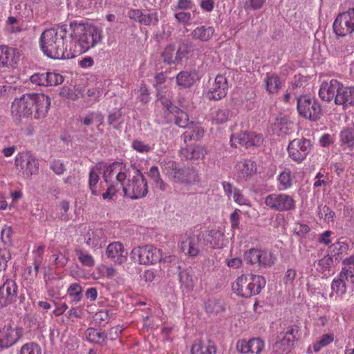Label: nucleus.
<instances>
[{"label":"nucleus","mask_w":354,"mask_h":354,"mask_svg":"<svg viewBox=\"0 0 354 354\" xmlns=\"http://www.w3.org/2000/svg\"><path fill=\"white\" fill-rule=\"evenodd\" d=\"M99 175L95 171L94 168H92L89 172L88 185L91 193L93 195H98V192L96 189L97 183L99 181Z\"/></svg>","instance_id":"nucleus-53"},{"label":"nucleus","mask_w":354,"mask_h":354,"mask_svg":"<svg viewBox=\"0 0 354 354\" xmlns=\"http://www.w3.org/2000/svg\"><path fill=\"white\" fill-rule=\"evenodd\" d=\"M85 336L88 341L103 345L106 343L107 335L102 330L89 328L85 331Z\"/></svg>","instance_id":"nucleus-37"},{"label":"nucleus","mask_w":354,"mask_h":354,"mask_svg":"<svg viewBox=\"0 0 354 354\" xmlns=\"http://www.w3.org/2000/svg\"><path fill=\"white\" fill-rule=\"evenodd\" d=\"M132 148L139 153H147L152 149L149 145L145 144L139 140H135L133 141Z\"/></svg>","instance_id":"nucleus-58"},{"label":"nucleus","mask_w":354,"mask_h":354,"mask_svg":"<svg viewBox=\"0 0 354 354\" xmlns=\"http://www.w3.org/2000/svg\"><path fill=\"white\" fill-rule=\"evenodd\" d=\"M30 81L39 86H56L64 82V77L59 73H35L30 77Z\"/></svg>","instance_id":"nucleus-19"},{"label":"nucleus","mask_w":354,"mask_h":354,"mask_svg":"<svg viewBox=\"0 0 354 354\" xmlns=\"http://www.w3.org/2000/svg\"><path fill=\"white\" fill-rule=\"evenodd\" d=\"M16 50L6 46H0V67L12 66L16 64Z\"/></svg>","instance_id":"nucleus-30"},{"label":"nucleus","mask_w":354,"mask_h":354,"mask_svg":"<svg viewBox=\"0 0 354 354\" xmlns=\"http://www.w3.org/2000/svg\"><path fill=\"white\" fill-rule=\"evenodd\" d=\"M178 277L183 288L185 289L187 292L193 290L194 283L192 276L190 274L189 269L187 268L180 271L178 274Z\"/></svg>","instance_id":"nucleus-40"},{"label":"nucleus","mask_w":354,"mask_h":354,"mask_svg":"<svg viewBox=\"0 0 354 354\" xmlns=\"http://www.w3.org/2000/svg\"><path fill=\"white\" fill-rule=\"evenodd\" d=\"M335 102L339 105H354V90H336Z\"/></svg>","instance_id":"nucleus-36"},{"label":"nucleus","mask_w":354,"mask_h":354,"mask_svg":"<svg viewBox=\"0 0 354 354\" xmlns=\"http://www.w3.org/2000/svg\"><path fill=\"white\" fill-rule=\"evenodd\" d=\"M100 97L98 90H82L81 99L88 106L92 105Z\"/></svg>","instance_id":"nucleus-43"},{"label":"nucleus","mask_w":354,"mask_h":354,"mask_svg":"<svg viewBox=\"0 0 354 354\" xmlns=\"http://www.w3.org/2000/svg\"><path fill=\"white\" fill-rule=\"evenodd\" d=\"M343 84L335 79L327 80L322 82L320 88H342Z\"/></svg>","instance_id":"nucleus-63"},{"label":"nucleus","mask_w":354,"mask_h":354,"mask_svg":"<svg viewBox=\"0 0 354 354\" xmlns=\"http://www.w3.org/2000/svg\"><path fill=\"white\" fill-rule=\"evenodd\" d=\"M225 90H208L204 96L210 100H219L226 95Z\"/></svg>","instance_id":"nucleus-57"},{"label":"nucleus","mask_w":354,"mask_h":354,"mask_svg":"<svg viewBox=\"0 0 354 354\" xmlns=\"http://www.w3.org/2000/svg\"><path fill=\"white\" fill-rule=\"evenodd\" d=\"M122 116V112L121 109H117L113 112L109 114L107 118V123L109 125H112L113 129H120L121 128V123L115 124V122H118Z\"/></svg>","instance_id":"nucleus-47"},{"label":"nucleus","mask_w":354,"mask_h":354,"mask_svg":"<svg viewBox=\"0 0 354 354\" xmlns=\"http://www.w3.org/2000/svg\"><path fill=\"white\" fill-rule=\"evenodd\" d=\"M265 204L277 212H287L295 209L296 202L292 196L286 194H271L265 198Z\"/></svg>","instance_id":"nucleus-13"},{"label":"nucleus","mask_w":354,"mask_h":354,"mask_svg":"<svg viewBox=\"0 0 354 354\" xmlns=\"http://www.w3.org/2000/svg\"><path fill=\"white\" fill-rule=\"evenodd\" d=\"M341 146L351 148L354 147V128L346 127L339 133Z\"/></svg>","instance_id":"nucleus-38"},{"label":"nucleus","mask_w":354,"mask_h":354,"mask_svg":"<svg viewBox=\"0 0 354 354\" xmlns=\"http://www.w3.org/2000/svg\"><path fill=\"white\" fill-rule=\"evenodd\" d=\"M335 260L333 259V255L327 254L322 259H319L317 262V270L319 272L326 275L333 272L332 268L335 266Z\"/></svg>","instance_id":"nucleus-35"},{"label":"nucleus","mask_w":354,"mask_h":354,"mask_svg":"<svg viewBox=\"0 0 354 354\" xmlns=\"http://www.w3.org/2000/svg\"><path fill=\"white\" fill-rule=\"evenodd\" d=\"M318 215L320 218H324L326 222L329 223L333 221L335 213L330 207L324 205L319 207Z\"/></svg>","instance_id":"nucleus-52"},{"label":"nucleus","mask_w":354,"mask_h":354,"mask_svg":"<svg viewBox=\"0 0 354 354\" xmlns=\"http://www.w3.org/2000/svg\"><path fill=\"white\" fill-rule=\"evenodd\" d=\"M180 153L186 160H198L204 158L207 152L201 146L189 145L182 149Z\"/></svg>","instance_id":"nucleus-31"},{"label":"nucleus","mask_w":354,"mask_h":354,"mask_svg":"<svg viewBox=\"0 0 354 354\" xmlns=\"http://www.w3.org/2000/svg\"><path fill=\"white\" fill-rule=\"evenodd\" d=\"M279 181L283 189H286L292 186V176L291 171L286 170L281 172L279 176Z\"/></svg>","instance_id":"nucleus-50"},{"label":"nucleus","mask_w":354,"mask_h":354,"mask_svg":"<svg viewBox=\"0 0 354 354\" xmlns=\"http://www.w3.org/2000/svg\"><path fill=\"white\" fill-rule=\"evenodd\" d=\"M23 330L17 326L13 327L10 323L6 324L0 330V346L8 348L15 344L21 337Z\"/></svg>","instance_id":"nucleus-18"},{"label":"nucleus","mask_w":354,"mask_h":354,"mask_svg":"<svg viewBox=\"0 0 354 354\" xmlns=\"http://www.w3.org/2000/svg\"><path fill=\"white\" fill-rule=\"evenodd\" d=\"M163 173L176 183L191 184L198 180L197 171L189 166H181L174 160L162 162Z\"/></svg>","instance_id":"nucleus-3"},{"label":"nucleus","mask_w":354,"mask_h":354,"mask_svg":"<svg viewBox=\"0 0 354 354\" xmlns=\"http://www.w3.org/2000/svg\"><path fill=\"white\" fill-rule=\"evenodd\" d=\"M32 99V109H35V118H41L46 115L50 106V100L44 94H30Z\"/></svg>","instance_id":"nucleus-23"},{"label":"nucleus","mask_w":354,"mask_h":354,"mask_svg":"<svg viewBox=\"0 0 354 354\" xmlns=\"http://www.w3.org/2000/svg\"><path fill=\"white\" fill-rule=\"evenodd\" d=\"M72 58L84 53L102 43V30L91 24H75L71 34Z\"/></svg>","instance_id":"nucleus-1"},{"label":"nucleus","mask_w":354,"mask_h":354,"mask_svg":"<svg viewBox=\"0 0 354 354\" xmlns=\"http://www.w3.org/2000/svg\"><path fill=\"white\" fill-rule=\"evenodd\" d=\"M205 239L204 245H209L212 248H221L223 246L224 234L219 230H212L208 232H204Z\"/></svg>","instance_id":"nucleus-27"},{"label":"nucleus","mask_w":354,"mask_h":354,"mask_svg":"<svg viewBox=\"0 0 354 354\" xmlns=\"http://www.w3.org/2000/svg\"><path fill=\"white\" fill-rule=\"evenodd\" d=\"M250 354H259L263 347V342L259 338L250 339Z\"/></svg>","instance_id":"nucleus-62"},{"label":"nucleus","mask_w":354,"mask_h":354,"mask_svg":"<svg viewBox=\"0 0 354 354\" xmlns=\"http://www.w3.org/2000/svg\"><path fill=\"white\" fill-rule=\"evenodd\" d=\"M32 99L30 94L23 95L20 98L15 99L11 106L13 119L19 123L23 118H26L32 113Z\"/></svg>","instance_id":"nucleus-15"},{"label":"nucleus","mask_w":354,"mask_h":354,"mask_svg":"<svg viewBox=\"0 0 354 354\" xmlns=\"http://www.w3.org/2000/svg\"><path fill=\"white\" fill-rule=\"evenodd\" d=\"M331 290L337 295L342 297L347 290V286L343 279L338 275L333 279L331 283Z\"/></svg>","instance_id":"nucleus-41"},{"label":"nucleus","mask_w":354,"mask_h":354,"mask_svg":"<svg viewBox=\"0 0 354 354\" xmlns=\"http://www.w3.org/2000/svg\"><path fill=\"white\" fill-rule=\"evenodd\" d=\"M75 253L77 255L80 262L84 266L93 267L95 264L93 257L87 252L81 248H76Z\"/></svg>","instance_id":"nucleus-42"},{"label":"nucleus","mask_w":354,"mask_h":354,"mask_svg":"<svg viewBox=\"0 0 354 354\" xmlns=\"http://www.w3.org/2000/svg\"><path fill=\"white\" fill-rule=\"evenodd\" d=\"M11 259L10 252L6 249H0V272L5 270L7 263Z\"/></svg>","instance_id":"nucleus-61"},{"label":"nucleus","mask_w":354,"mask_h":354,"mask_svg":"<svg viewBox=\"0 0 354 354\" xmlns=\"http://www.w3.org/2000/svg\"><path fill=\"white\" fill-rule=\"evenodd\" d=\"M19 354H41V349L37 344L30 342L22 346Z\"/></svg>","instance_id":"nucleus-48"},{"label":"nucleus","mask_w":354,"mask_h":354,"mask_svg":"<svg viewBox=\"0 0 354 354\" xmlns=\"http://www.w3.org/2000/svg\"><path fill=\"white\" fill-rule=\"evenodd\" d=\"M18 287L15 280L7 279L0 286V307L8 306L17 301Z\"/></svg>","instance_id":"nucleus-17"},{"label":"nucleus","mask_w":354,"mask_h":354,"mask_svg":"<svg viewBox=\"0 0 354 354\" xmlns=\"http://www.w3.org/2000/svg\"><path fill=\"white\" fill-rule=\"evenodd\" d=\"M199 80L198 75L195 71H183L176 75L178 86L189 88Z\"/></svg>","instance_id":"nucleus-29"},{"label":"nucleus","mask_w":354,"mask_h":354,"mask_svg":"<svg viewBox=\"0 0 354 354\" xmlns=\"http://www.w3.org/2000/svg\"><path fill=\"white\" fill-rule=\"evenodd\" d=\"M230 141L232 145L235 147H238L239 145L249 148L250 147L260 146L263 143V138L261 135L256 134L253 132L248 133L244 131L236 135H232Z\"/></svg>","instance_id":"nucleus-16"},{"label":"nucleus","mask_w":354,"mask_h":354,"mask_svg":"<svg viewBox=\"0 0 354 354\" xmlns=\"http://www.w3.org/2000/svg\"><path fill=\"white\" fill-rule=\"evenodd\" d=\"M244 256L248 263H257L260 268H270L277 260L274 254L268 250L251 248L245 252Z\"/></svg>","instance_id":"nucleus-11"},{"label":"nucleus","mask_w":354,"mask_h":354,"mask_svg":"<svg viewBox=\"0 0 354 354\" xmlns=\"http://www.w3.org/2000/svg\"><path fill=\"white\" fill-rule=\"evenodd\" d=\"M299 328L298 326L294 324L288 326L283 331L281 332L280 334L286 335V337H294V342L298 339Z\"/></svg>","instance_id":"nucleus-60"},{"label":"nucleus","mask_w":354,"mask_h":354,"mask_svg":"<svg viewBox=\"0 0 354 354\" xmlns=\"http://www.w3.org/2000/svg\"><path fill=\"white\" fill-rule=\"evenodd\" d=\"M67 293L73 297V301L79 302L82 297V288L79 283H72L68 288Z\"/></svg>","instance_id":"nucleus-46"},{"label":"nucleus","mask_w":354,"mask_h":354,"mask_svg":"<svg viewBox=\"0 0 354 354\" xmlns=\"http://www.w3.org/2000/svg\"><path fill=\"white\" fill-rule=\"evenodd\" d=\"M149 176L155 182L156 187L164 191L166 189V185L161 178L158 169L156 166H153L148 172Z\"/></svg>","instance_id":"nucleus-44"},{"label":"nucleus","mask_w":354,"mask_h":354,"mask_svg":"<svg viewBox=\"0 0 354 354\" xmlns=\"http://www.w3.org/2000/svg\"><path fill=\"white\" fill-rule=\"evenodd\" d=\"M215 30L212 26H201L196 28L191 33L195 40L208 41L214 35Z\"/></svg>","instance_id":"nucleus-33"},{"label":"nucleus","mask_w":354,"mask_h":354,"mask_svg":"<svg viewBox=\"0 0 354 354\" xmlns=\"http://www.w3.org/2000/svg\"><path fill=\"white\" fill-rule=\"evenodd\" d=\"M266 0H246L244 3L245 10H259L261 9Z\"/></svg>","instance_id":"nucleus-59"},{"label":"nucleus","mask_w":354,"mask_h":354,"mask_svg":"<svg viewBox=\"0 0 354 354\" xmlns=\"http://www.w3.org/2000/svg\"><path fill=\"white\" fill-rule=\"evenodd\" d=\"M237 166L238 174L240 178H247L257 172V165L250 159L239 162Z\"/></svg>","instance_id":"nucleus-34"},{"label":"nucleus","mask_w":354,"mask_h":354,"mask_svg":"<svg viewBox=\"0 0 354 354\" xmlns=\"http://www.w3.org/2000/svg\"><path fill=\"white\" fill-rule=\"evenodd\" d=\"M299 114L306 119L317 121L322 115V108L315 97L308 95L300 96L297 100Z\"/></svg>","instance_id":"nucleus-9"},{"label":"nucleus","mask_w":354,"mask_h":354,"mask_svg":"<svg viewBox=\"0 0 354 354\" xmlns=\"http://www.w3.org/2000/svg\"><path fill=\"white\" fill-rule=\"evenodd\" d=\"M131 257L142 265L154 264L162 260V251L157 248L147 245L134 248L131 252Z\"/></svg>","instance_id":"nucleus-8"},{"label":"nucleus","mask_w":354,"mask_h":354,"mask_svg":"<svg viewBox=\"0 0 354 354\" xmlns=\"http://www.w3.org/2000/svg\"><path fill=\"white\" fill-rule=\"evenodd\" d=\"M190 52V44L182 41L178 44H172L166 46L160 56L164 63L177 65L182 64L184 59H188Z\"/></svg>","instance_id":"nucleus-7"},{"label":"nucleus","mask_w":354,"mask_h":354,"mask_svg":"<svg viewBox=\"0 0 354 354\" xmlns=\"http://www.w3.org/2000/svg\"><path fill=\"white\" fill-rule=\"evenodd\" d=\"M232 116V113L229 109H221L212 111L211 113V120L213 124H221L226 122Z\"/></svg>","instance_id":"nucleus-39"},{"label":"nucleus","mask_w":354,"mask_h":354,"mask_svg":"<svg viewBox=\"0 0 354 354\" xmlns=\"http://www.w3.org/2000/svg\"><path fill=\"white\" fill-rule=\"evenodd\" d=\"M66 27L50 28L44 31L40 37V46L42 52L48 57L57 59L72 58L71 47L65 46L66 37Z\"/></svg>","instance_id":"nucleus-2"},{"label":"nucleus","mask_w":354,"mask_h":354,"mask_svg":"<svg viewBox=\"0 0 354 354\" xmlns=\"http://www.w3.org/2000/svg\"><path fill=\"white\" fill-rule=\"evenodd\" d=\"M15 165L20 167L26 176L36 174L39 170L38 160L30 155L18 154L15 158Z\"/></svg>","instance_id":"nucleus-20"},{"label":"nucleus","mask_w":354,"mask_h":354,"mask_svg":"<svg viewBox=\"0 0 354 354\" xmlns=\"http://www.w3.org/2000/svg\"><path fill=\"white\" fill-rule=\"evenodd\" d=\"M294 123L285 115H279L275 118L271 125L272 131L278 136L284 137L294 131Z\"/></svg>","instance_id":"nucleus-22"},{"label":"nucleus","mask_w":354,"mask_h":354,"mask_svg":"<svg viewBox=\"0 0 354 354\" xmlns=\"http://www.w3.org/2000/svg\"><path fill=\"white\" fill-rule=\"evenodd\" d=\"M125 196L132 199L140 198L148 193V186L142 174L137 169L132 168L130 176L122 185Z\"/></svg>","instance_id":"nucleus-5"},{"label":"nucleus","mask_w":354,"mask_h":354,"mask_svg":"<svg viewBox=\"0 0 354 354\" xmlns=\"http://www.w3.org/2000/svg\"><path fill=\"white\" fill-rule=\"evenodd\" d=\"M265 82L267 84V88H279L281 86L279 77L275 75L267 74Z\"/></svg>","instance_id":"nucleus-56"},{"label":"nucleus","mask_w":354,"mask_h":354,"mask_svg":"<svg viewBox=\"0 0 354 354\" xmlns=\"http://www.w3.org/2000/svg\"><path fill=\"white\" fill-rule=\"evenodd\" d=\"M192 354H216V348L213 342L195 341L191 348Z\"/></svg>","instance_id":"nucleus-32"},{"label":"nucleus","mask_w":354,"mask_h":354,"mask_svg":"<svg viewBox=\"0 0 354 354\" xmlns=\"http://www.w3.org/2000/svg\"><path fill=\"white\" fill-rule=\"evenodd\" d=\"M205 233L201 230H191L180 236L178 246L189 257H197L203 250Z\"/></svg>","instance_id":"nucleus-6"},{"label":"nucleus","mask_w":354,"mask_h":354,"mask_svg":"<svg viewBox=\"0 0 354 354\" xmlns=\"http://www.w3.org/2000/svg\"><path fill=\"white\" fill-rule=\"evenodd\" d=\"M266 286V279L260 275L252 274H242L239 277L232 288L239 296L249 298L260 293Z\"/></svg>","instance_id":"nucleus-4"},{"label":"nucleus","mask_w":354,"mask_h":354,"mask_svg":"<svg viewBox=\"0 0 354 354\" xmlns=\"http://www.w3.org/2000/svg\"><path fill=\"white\" fill-rule=\"evenodd\" d=\"M204 133V131L203 129H201L199 127H197L196 129L186 131L183 133L184 140L185 142L187 140H197L199 138H201Z\"/></svg>","instance_id":"nucleus-51"},{"label":"nucleus","mask_w":354,"mask_h":354,"mask_svg":"<svg viewBox=\"0 0 354 354\" xmlns=\"http://www.w3.org/2000/svg\"><path fill=\"white\" fill-rule=\"evenodd\" d=\"M82 90H61L59 95L68 100H76L81 98Z\"/></svg>","instance_id":"nucleus-55"},{"label":"nucleus","mask_w":354,"mask_h":354,"mask_svg":"<svg viewBox=\"0 0 354 354\" xmlns=\"http://www.w3.org/2000/svg\"><path fill=\"white\" fill-rule=\"evenodd\" d=\"M106 254L109 259L120 265L127 259V253L124 251L122 243L118 241L110 243L106 248Z\"/></svg>","instance_id":"nucleus-24"},{"label":"nucleus","mask_w":354,"mask_h":354,"mask_svg":"<svg viewBox=\"0 0 354 354\" xmlns=\"http://www.w3.org/2000/svg\"><path fill=\"white\" fill-rule=\"evenodd\" d=\"M311 141L301 138L294 139L288 144L287 151L289 157L297 163H301L312 149Z\"/></svg>","instance_id":"nucleus-12"},{"label":"nucleus","mask_w":354,"mask_h":354,"mask_svg":"<svg viewBox=\"0 0 354 354\" xmlns=\"http://www.w3.org/2000/svg\"><path fill=\"white\" fill-rule=\"evenodd\" d=\"M50 168L57 175H62L65 171L64 165L59 160H54L50 164Z\"/></svg>","instance_id":"nucleus-64"},{"label":"nucleus","mask_w":354,"mask_h":354,"mask_svg":"<svg viewBox=\"0 0 354 354\" xmlns=\"http://www.w3.org/2000/svg\"><path fill=\"white\" fill-rule=\"evenodd\" d=\"M131 169L125 164L120 162H114L109 165L104 171L103 177L104 181L109 185L120 184L121 186L130 176Z\"/></svg>","instance_id":"nucleus-10"},{"label":"nucleus","mask_w":354,"mask_h":354,"mask_svg":"<svg viewBox=\"0 0 354 354\" xmlns=\"http://www.w3.org/2000/svg\"><path fill=\"white\" fill-rule=\"evenodd\" d=\"M45 246L44 245H39L38 246L35 250H34V252L37 255V257L34 259V275L37 276L38 275V272L40 268V266L42 260V256L44 252Z\"/></svg>","instance_id":"nucleus-49"},{"label":"nucleus","mask_w":354,"mask_h":354,"mask_svg":"<svg viewBox=\"0 0 354 354\" xmlns=\"http://www.w3.org/2000/svg\"><path fill=\"white\" fill-rule=\"evenodd\" d=\"M161 104L175 116V124L180 128H186L189 124L188 115L178 106L173 105L170 100L166 98L159 99Z\"/></svg>","instance_id":"nucleus-21"},{"label":"nucleus","mask_w":354,"mask_h":354,"mask_svg":"<svg viewBox=\"0 0 354 354\" xmlns=\"http://www.w3.org/2000/svg\"><path fill=\"white\" fill-rule=\"evenodd\" d=\"M205 309L207 313L217 314L224 310V308L218 301L209 299L205 303Z\"/></svg>","instance_id":"nucleus-45"},{"label":"nucleus","mask_w":354,"mask_h":354,"mask_svg":"<svg viewBox=\"0 0 354 354\" xmlns=\"http://www.w3.org/2000/svg\"><path fill=\"white\" fill-rule=\"evenodd\" d=\"M334 340L333 333H327L323 335L320 340L314 345V350L315 352H318L320 348L323 346H326L330 344Z\"/></svg>","instance_id":"nucleus-54"},{"label":"nucleus","mask_w":354,"mask_h":354,"mask_svg":"<svg viewBox=\"0 0 354 354\" xmlns=\"http://www.w3.org/2000/svg\"><path fill=\"white\" fill-rule=\"evenodd\" d=\"M127 15L131 19L145 26H156L158 21L157 12L144 15L139 9H131L128 12Z\"/></svg>","instance_id":"nucleus-26"},{"label":"nucleus","mask_w":354,"mask_h":354,"mask_svg":"<svg viewBox=\"0 0 354 354\" xmlns=\"http://www.w3.org/2000/svg\"><path fill=\"white\" fill-rule=\"evenodd\" d=\"M333 30L342 37L354 32V8L338 15L333 23Z\"/></svg>","instance_id":"nucleus-14"},{"label":"nucleus","mask_w":354,"mask_h":354,"mask_svg":"<svg viewBox=\"0 0 354 354\" xmlns=\"http://www.w3.org/2000/svg\"><path fill=\"white\" fill-rule=\"evenodd\" d=\"M85 242L93 249L101 248L106 242V236L102 229L89 230L85 235Z\"/></svg>","instance_id":"nucleus-25"},{"label":"nucleus","mask_w":354,"mask_h":354,"mask_svg":"<svg viewBox=\"0 0 354 354\" xmlns=\"http://www.w3.org/2000/svg\"><path fill=\"white\" fill-rule=\"evenodd\" d=\"M294 337H286L280 334L277 337V341L272 346L273 351L279 354L288 353L293 346Z\"/></svg>","instance_id":"nucleus-28"}]
</instances>
